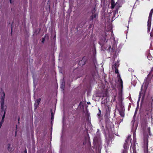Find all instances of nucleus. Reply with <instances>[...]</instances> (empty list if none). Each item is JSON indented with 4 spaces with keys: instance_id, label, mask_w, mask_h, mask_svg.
<instances>
[{
    "instance_id": "16",
    "label": "nucleus",
    "mask_w": 153,
    "mask_h": 153,
    "mask_svg": "<svg viewBox=\"0 0 153 153\" xmlns=\"http://www.w3.org/2000/svg\"><path fill=\"white\" fill-rule=\"evenodd\" d=\"M123 153H127V149H124L123 151Z\"/></svg>"
},
{
    "instance_id": "22",
    "label": "nucleus",
    "mask_w": 153,
    "mask_h": 153,
    "mask_svg": "<svg viewBox=\"0 0 153 153\" xmlns=\"http://www.w3.org/2000/svg\"><path fill=\"white\" fill-rule=\"evenodd\" d=\"M10 0V3H11V0Z\"/></svg>"
},
{
    "instance_id": "12",
    "label": "nucleus",
    "mask_w": 153,
    "mask_h": 153,
    "mask_svg": "<svg viewBox=\"0 0 153 153\" xmlns=\"http://www.w3.org/2000/svg\"><path fill=\"white\" fill-rule=\"evenodd\" d=\"M118 78V80L119 82V83H120V85L121 86V88H122L123 86V81L121 79V78L120 77V76L118 75L117 76Z\"/></svg>"
},
{
    "instance_id": "13",
    "label": "nucleus",
    "mask_w": 153,
    "mask_h": 153,
    "mask_svg": "<svg viewBox=\"0 0 153 153\" xmlns=\"http://www.w3.org/2000/svg\"><path fill=\"white\" fill-rule=\"evenodd\" d=\"M114 48V47H113L112 48H111V46H109L108 48H107L106 49L110 52H112L113 51Z\"/></svg>"
},
{
    "instance_id": "11",
    "label": "nucleus",
    "mask_w": 153,
    "mask_h": 153,
    "mask_svg": "<svg viewBox=\"0 0 153 153\" xmlns=\"http://www.w3.org/2000/svg\"><path fill=\"white\" fill-rule=\"evenodd\" d=\"M124 110L123 107H122V110L121 111H120L119 110L120 114L122 117H123L124 116Z\"/></svg>"
},
{
    "instance_id": "4",
    "label": "nucleus",
    "mask_w": 153,
    "mask_h": 153,
    "mask_svg": "<svg viewBox=\"0 0 153 153\" xmlns=\"http://www.w3.org/2000/svg\"><path fill=\"white\" fill-rule=\"evenodd\" d=\"M119 0L116 4L114 3V2L112 0L111 2V9H113L115 7L116 9H117L121 7V6H120L119 4Z\"/></svg>"
},
{
    "instance_id": "14",
    "label": "nucleus",
    "mask_w": 153,
    "mask_h": 153,
    "mask_svg": "<svg viewBox=\"0 0 153 153\" xmlns=\"http://www.w3.org/2000/svg\"><path fill=\"white\" fill-rule=\"evenodd\" d=\"M41 100V99H38L36 101V103H37V105H38L40 102V101Z\"/></svg>"
},
{
    "instance_id": "2",
    "label": "nucleus",
    "mask_w": 153,
    "mask_h": 153,
    "mask_svg": "<svg viewBox=\"0 0 153 153\" xmlns=\"http://www.w3.org/2000/svg\"><path fill=\"white\" fill-rule=\"evenodd\" d=\"M153 13V9H151L149 13V16L148 21V31L150 30L151 25V17Z\"/></svg>"
},
{
    "instance_id": "6",
    "label": "nucleus",
    "mask_w": 153,
    "mask_h": 153,
    "mask_svg": "<svg viewBox=\"0 0 153 153\" xmlns=\"http://www.w3.org/2000/svg\"><path fill=\"white\" fill-rule=\"evenodd\" d=\"M144 152L145 153H147L148 152V140L145 139L144 140Z\"/></svg>"
},
{
    "instance_id": "1",
    "label": "nucleus",
    "mask_w": 153,
    "mask_h": 153,
    "mask_svg": "<svg viewBox=\"0 0 153 153\" xmlns=\"http://www.w3.org/2000/svg\"><path fill=\"white\" fill-rule=\"evenodd\" d=\"M3 96L1 98V108L2 109L1 111V113L3 114V115L2 117V120L0 122V128L2 126L3 123L4 122V119L5 115L6 112L5 109L4 108V97L5 96V93L4 92H2Z\"/></svg>"
},
{
    "instance_id": "19",
    "label": "nucleus",
    "mask_w": 153,
    "mask_h": 153,
    "mask_svg": "<svg viewBox=\"0 0 153 153\" xmlns=\"http://www.w3.org/2000/svg\"><path fill=\"white\" fill-rule=\"evenodd\" d=\"M53 115H52V119H53Z\"/></svg>"
},
{
    "instance_id": "21",
    "label": "nucleus",
    "mask_w": 153,
    "mask_h": 153,
    "mask_svg": "<svg viewBox=\"0 0 153 153\" xmlns=\"http://www.w3.org/2000/svg\"><path fill=\"white\" fill-rule=\"evenodd\" d=\"M43 41H42V42H43V41H44V38H43Z\"/></svg>"
},
{
    "instance_id": "17",
    "label": "nucleus",
    "mask_w": 153,
    "mask_h": 153,
    "mask_svg": "<svg viewBox=\"0 0 153 153\" xmlns=\"http://www.w3.org/2000/svg\"><path fill=\"white\" fill-rule=\"evenodd\" d=\"M38 105H37V103H36V102H35V109H36L37 107H38Z\"/></svg>"
},
{
    "instance_id": "7",
    "label": "nucleus",
    "mask_w": 153,
    "mask_h": 153,
    "mask_svg": "<svg viewBox=\"0 0 153 153\" xmlns=\"http://www.w3.org/2000/svg\"><path fill=\"white\" fill-rule=\"evenodd\" d=\"M130 138V136H128L127 139L125 140L126 143H124V149H127V148L128 147L129 145H128V143L130 142L129 140Z\"/></svg>"
},
{
    "instance_id": "8",
    "label": "nucleus",
    "mask_w": 153,
    "mask_h": 153,
    "mask_svg": "<svg viewBox=\"0 0 153 153\" xmlns=\"http://www.w3.org/2000/svg\"><path fill=\"white\" fill-rule=\"evenodd\" d=\"M118 100L119 101V103H121L122 100V92L121 91H120L118 97Z\"/></svg>"
},
{
    "instance_id": "15",
    "label": "nucleus",
    "mask_w": 153,
    "mask_h": 153,
    "mask_svg": "<svg viewBox=\"0 0 153 153\" xmlns=\"http://www.w3.org/2000/svg\"><path fill=\"white\" fill-rule=\"evenodd\" d=\"M148 58L150 60L152 59V57L151 56L149 55L148 57Z\"/></svg>"
},
{
    "instance_id": "20",
    "label": "nucleus",
    "mask_w": 153,
    "mask_h": 153,
    "mask_svg": "<svg viewBox=\"0 0 153 153\" xmlns=\"http://www.w3.org/2000/svg\"><path fill=\"white\" fill-rule=\"evenodd\" d=\"M100 113H99V114H97V115H100Z\"/></svg>"
},
{
    "instance_id": "18",
    "label": "nucleus",
    "mask_w": 153,
    "mask_h": 153,
    "mask_svg": "<svg viewBox=\"0 0 153 153\" xmlns=\"http://www.w3.org/2000/svg\"><path fill=\"white\" fill-rule=\"evenodd\" d=\"M99 111L100 114H101V112L100 110V109H99Z\"/></svg>"
},
{
    "instance_id": "3",
    "label": "nucleus",
    "mask_w": 153,
    "mask_h": 153,
    "mask_svg": "<svg viewBox=\"0 0 153 153\" xmlns=\"http://www.w3.org/2000/svg\"><path fill=\"white\" fill-rule=\"evenodd\" d=\"M94 142L95 145L97 146L100 145L101 143V140L100 137L99 136L95 137L94 139Z\"/></svg>"
},
{
    "instance_id": "9",
    "label": "nucleus",
    "mask_w": 153,
    "mask_h": 153,
    "mask_svg": "<svg viewBox=\"0 0 153 153\" xmlns=\"http://www.w3.org/2000/svg\"><path fill=\"white\" fill-rule=\"evenodd\" d=\"M7 149L9 152H12L13 149V146L10 143H9L7 145Z\"/></svg>"
},
{
    "instance_id": "5",
    "label": "nucleus",
    "mask_w": 153,
    "mask_h": 153,
    "mask_svg": "<svg viewBox=\"0 0 153 153\" xmlns=\"http://www.w3.org/2000/svg\"><path fill=\"white\" fill-rule=\"evenodd\" d=\"M119 66V62H117L116 63H115L114 65H113L112 67V69L114 70L116 74H118V70L117 68Z\"/></svg>"
},
{
    "instance_id": "10",
    "label": "nucleus",
    "mask_w": 153,
    "mask_h": 153,
    "mask_svg": "<svg viewBox=\"0 0 153 153\" xmlns=\"http://www.w3.org/2000/svg\"><path fill=\"white\" fill-rule=\"evenodd\" d=\"M135 134L134 133H133V142H134V143H133V144H132V143H131V146H132V149H133L134 150L135 148Z\"/></svg>"
}]
</instances>
